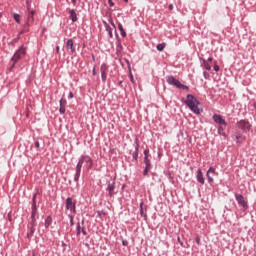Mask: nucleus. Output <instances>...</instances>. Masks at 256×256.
<instances>
[{"label": "nucleus", "instance_id": "nucleus-40", "mask_svg": "<svg viewBox=\"0 0 256 256\" xmlns=\"http://www.w3.org/2000/svg\"><path fill=\"white\" fill-rule=\"evenodd\" d=\"M177 241H178V243H180L181 247H183V241H181V237L178 236Z\"/></svg>", "mask_w": 256, "mask_h": 256}, {"label": "nucleus", "instance_id": "nucleus-18", "mask_svg": "<svg viewBox=\"0 0 256 256\" xmlns=\"http://www.w3.org/2000/svg\"><path fill=\"white\" fill-rule=\"evenodd\" d=\"M28 232H27V237L28 239H31L33 235H35V226L28 225Z\"/></svg>", "mask_w": 256, "mask_h": 256}, {"label": "nucleus", "instance_id": "nucleus-44", "mask_svg": "<svg viewBox=\"0 0 256 256\" xmlns=\"http://www.w3.org/2000/svg\"><path fill=\"white\" fill-rule=\"evenodd\" d=\"M108 33H109V36H110L111 38H113V31L109 30Z\"/></svg>", "mask_w": 256, "mask_h": 256}, {"label": "nucleus", "instance_id": "nucleus-29", "mask_svg": "<svg viewBox=\"0 0 256 256\" xmlns=\"http://www.w3.org/2000/svg\"><path fill=\"white\" fill-rule=\"evenodd\" d=\"M20 19H21V15L15 13L14 14V20L16 21V23H20Z\"/></svg>", "mask_w": 256, "mask_h": 256}, {"label": "nucleus", "instance_id": "nucleus-10", "mask_svg": "<svg viewBox=\"0 0 256 256\" xmlns=\"http://www.w3.org/2000/svg\"><path fill=\"white\" fill-rule=\"evenodd\" d=\"M32 201L31 219H37V194L33 195Z\"/></svg>", "mask_w": 256, "mask_h": 256}, {"label": "nucleus", "instance_id": "nucleus-9", "mask_svg": "<svg viewBox=\"0 0 256 256\" xmlns=\"http://www.w3.org/2000/svg\"><path fill=\"white\" fill-rule=\"evenodd\" d=\"M144 164H145V168L143 171V175L144 177H147V175H149V171L153 169V165H151V160H149V158L147 157H144Z\"/></svg>", "mask_w": 256, "mask_h": 256}, {"label": "nucleus", "instance_id": "nucleus-28", "mask_svg": "<svg viewBox=\"0 0 256 256\" xmlns=\"http://www.w3.org/2000/svg\"><path fill=\"white\" fill-rule=\"evenodd\" d=\"M101 79H102L103 83H105V81H107V72H101Z\"/></svg>", "mask_w": 256, "mask_h": 256}, {"label": "nucleus", "instance_id": "nucleus-37", "mask_svg": "<svg viewBox=\"0 0 256 256\" xmlns=\"http://www.w3.org/2000/svg\"><path fill=\"white\" fill-rule=\"evenodd\" d=\"M235 139H236V143H241V141H239V139H241V135H236Z\"/></svg>", "mask_w": 256, "mask_h": 256}, {"label": "nucleus", "instance_id": "nucleus-50", "mask_svg": "<svg viewBox=\"0 0 256 256\" xmlns=\"http://www.w3.org/2000/svg\"><path fill=\"white\" fill-rule=\"evenodd\" d=\"M14 41H15V42L19 41V36H18L16 39H14Z\"/></svg>", "mask_w": 256, "mask_h": 256}, {"label": "nucleus", "instance_id": "nucleus-32", "mask_svg": "<svg viewBox=\"0 0 256 256\" xmlns=\"http://www.w3.org/2000/svg\"><path fill=\"white\" fill-rule=\"evenodd\" d=\"M25 31H29V22H27L25 25H24V31L20 32V35L25 33Z\"/></svg>", "mask_w": 256, "mask_h": 256}, {"label": "nucleus", "instance_id": "nucleus-7", "mask_svg": "<svg viewBox=\"0 0 256 256\" xmlns=\"http://www.w3.org/2000/svg\"><path fill=\"white\" fill-rule=\"evenodd\" d=\"M238 128L243 131V133H247L251 129V124L247 120H240L238 122Z\"/></svg>", "mask_w": 256, "mask_h": 256}, {"label": "nucleus", "instance_id": "nucleus-47", "mask_svg": "<svg viewBox=\"0 0 256 256\" xmlns=\"http://www.w3.org/2000/svg\"><path fill=\"white\" fill-rule=\"evenodd\" d=\"M169 9L172 10L173 9V4L169 5Z\"/></svg>", "mask_w": 256, "mask_h": 256}, {"label": "nucleus", "instance_id": "nucleus-27", "mask_svg": "<svg viewBox=\"0 0 256 256\" xmlns=\"http://www.w3.org/2000/svg\"><path fill=\"white\" fill-rule=\"evenodd\" d=\"M28 225H30L32 227H36V225H37V218H31V221L29 222Z\"/></svg>", "mask_w": 256, "mask_h": 256}, {"label": "nucleus", "instance_id": "nucleus-2", "mask_svg": "<svg viewBox=\"0 0 256 256\" xmlns=\"http://www.w3.org/2000/svg\"><path fill=\"white\" fill-rule=\"evenodd\" d=\"M182 103H185L186 106L192 111V113H195V115H201L203 113L202 108L199 107L201 105V102L195 98L192 94H188L186 96V100H182Z\"/></svg>", "mask_w": 256, "mask_h": 256}, {"label": "nucleus", "instance_id": "nucleus-26", "mask_svg": "<svg viewBox=\"0 0 256 256\" xmlns=\"http://www.w3.org/2000/svg\"><path fill=\"white\" fill-rule=\"evenodd\" d=\"M157 51H164L165 49V43L158 44L156 46Z\"/></svg>", "mask_w": 256, "mask_h": 256}, {"label": "nucleus", "instance_id": "nucleus-33", "mask_svg": "<svg viewBox=\"0 0 256 256\" xmlns=\"http://www.w3.org/2000/svg\"><path fill=\"white\" fill-rule=\"evenodd\" d=\"M59 113H60L61 115H65V106H60V108H59Z\"/></svg>", "mask_w": 256, "mask_h": 256}, {"label": "nucleus", "instance_id": "nucleus-43", "mask_svg": "<svg viewBox=\"0 0 256 256\" xmlns=\"http://www.w3.org/2000/svg\"><path fill=\"white\" fill-rule=\"evenodd\" d=\"M214 71H216V72L219 71V65L214 66Z\"/></svg>", "mask_w": 256, "mask_h": 256}, {"label": "nucleus", "instance_id": "nucleus-35", "mask_svg": "<svg viewBox=\"0 0 256 256\" xmlns=\"http://www.w3.org/2000/svg\"><path fill=\"white\" fill-rule=\"evenodd\" d=\"M195 242L197 243V245H201V238H199V236L196 237Z\"/></svg>", "mask_w": 256, "mask_h": 256}, {"label": "nucleus", "instance_id": "nucleus-49", "mask_svg": "<svg viewBox=\"0 0 256 256\" xmlns=\"http://www.w3.org/2000/svg\"><path fill=\"white\" fill-rule=\"evenodd\" d=\"M208 61H209V62L213 61V58H212V57H209V58H208Z\"/></svg>", "mask_w": 256, "mask_h": 256}, {"label": "nucleus", "instance_id": "nucleus-5", "mask_svg": "<svg viewBox=\"0 0 256 256\" xmlns=\"http://www.w3.org/2000/svg\"><path fill=\"white\" fill-rule=\"evenodd\" d=\"M238 205H240V207H242L243 211H247V209H249V203L247 202V200H245V197L242 194H235L234 195Z\"/></svg>", "mask_w": 256, "mask_h": 256}, {"label": "nucleus", "instance_id": "nucleus-38", "mask_svg": "<svg viewBox=\"0 0 256 256\" xmlns=\"http://www.w3.org/2000/svg\"><path fill=\"white\" fill-rule=\"evenodd\" d=\"M108 4L110 5V7H114L115 3L113 2V0H108Z\"/></svg>", "mask_w": 256, "mask_h": 256}, {"label": "nucleus", "instance_id": "nucleus-3", "mask_svg": "<svg viewBox=\"0 0 256 256\" xmlns=\"http://www.w3.org/2000/svg\"><path fill=\"white\" fill-rule=\"evenodd\" d=\"M166 81L168 85H173L177 89H183L184 91H189V86L185 84H181V82L173 76H166Z\"/></svg>", "mask_w": 256, "mask_h": 256}, {"label": "nucleus", "instance_id": "nucleus-16", "mask_svg": "<svg viewBox=\"0 0 256 256\" xmlns=\"http://www.w3.org/2000/svg\"><path fill=\"white\" fill-rule=\"evenodd\" d=\"M209 173H212V175H215V173H216V172H215V168L210 167V168L208 169V171H207V174H206L208 183H213V177H211V176L209 175Z\"/></svg>", "mask_w": 256, "mask_h": 256}, {"label": "nucleus", "instance_id": "nucleus-41", "mask_svg": "<svg viewBox=\"0 0 256 256\" xmlns=\"http://www.w3.org/2000/svg\"><path fill=\"white\" fill-rule=\"evenodd\" d=\"M122 245H123L124 247H127V245H129V242H127V240H123V241H122Z\"/></svg>", "mask_w": 256, "mask_h": 256}, {"label": "nucleus", "instance_id": "nucleus-11", "mask_svg": "<svg viewBox=\"0 0 256 256\" xmlns=\"http://www.w3.org/2000/svg\"><path fill=\"white\" fill-rule=\"evenodd\" d=\"M213 120L217 123V125H224L225 127H227V121H225V119H223V116H221L219 114H214Z\"/></svg>", "mask_w": 256, "mask_h": 256}, {"label": "nucleus", "instance_id": "nucleus-53", "mask_svg": "<svg viewBox=\"0 0 256 256\" xmlns=\"http://www.w3.org/2000/svg\"><path fill=\"white\" fill-rule=\"evenodd\" d=\"M131 79L133 80V76H131Z\"/></svg>", "mask_w": 256, "mask_h": 256}, {"label": "nucleus", "instance_id": "nucleus-21", "mask_svg": "<svg viewBox=\"0 0 256 256\" xmlns=\"http://www.w3.org/2000/svg\"><path fill=\"white\" fill-rule=\"evenodd\" d=\"M132 158L137 161V159L139 158V144H136L135 146V151L132 154Z\"/></svg>", "mask_w": 256, "mask_h": 256}, {"label": "nucleus", "instance_id": "nucleus-12", "mask_svg": "<svg viewBox=\"0 0 256 256\" xmlns=\"http://www.w3.org/2000/svg\"><path fill=\"white\" fill-rule=\"evenodd\" d=\"M196 179L200 185H205V178L203 177V171H201V169L197 170Z\"/></svg>", "mask_w": 256, "mask_h": 256}, {"label": "nucleus", "instance_id": "nucleus-45", "mask_svg": "<svg viewBox=\"0 0 256 256\" xmlns=\"http://www.w3.org/2000/svg\"><path fill=\"white\" fill-rule=\"evenodd\" d=\"M92 75H97V71L95 70V68H93V70H92Z\"/></svg>", "mask_w": 256, "mask_h": 256}, {"label": "nucleus", "instance_id": "nucleus-4", "mask_svg": "<svg viewBox=\"0 0 256 256\" xmlns=\"http://www.w3.org/2000/svg\"><path fill=\"white\" fill-rule=\"evenodd\" d=\"M25 55V48L23 46H21L19 48V50H17L14 55L12 56L11 58V61L13 62L12 63V66H11V69H13V67H15V63H17V61H19V59H21L22 57H24Z\"/></svg>", "mask_w": 256, "mask_h": 256}, {"label": "nucleus", "instance_id": "nucleus-34", "mask_svg": "<svg viewBox=\"0 0 256 256\" xmlns=\"http://www.w3.org/2000/svg\"><path fill=\"white\" fill-rule=\"evenodd\" d=\"M144 157H146V159H149V149L144 150Z\"/></svg>", "mask_w": 256, "mask_h": 256}, {"label": "nucleus", "instance_id": "nucleus-23", "mask_svg": "<svg viewBox=\"0 0 256 256\" xmlns=\"http://www.w3.org/2000/svg\"><path fill=\"white\" fill-rule=\"evenodd\" d=\"M218 135H222L224 139H227V134L225 133V129L223 128V126L218 127Z\"/></svg>", "mask_w": 256, "mask_h": 256}, {"label": "nucleus", "instance_id": "nucleus-22", "mask_svg": "<svg viewBox=\"0 0 256 256\" xmlns=\"http://www.w3.org/2000/svg\"><path fill=\"white\" fill-rule=\"evenodd\" d=\"M200 61H202L206 71H211V64L209 62H207V60L200 58Z\"/></svg>", "mask_w": 256, "mask_h": 256}, {"label": "nucleus", "instance_id": "nucleus-6", "mask_svg": "<svg viewBox=\"0 0 256 256\" xmlns=\"http://www.w3.org/2000/svg\"><path fill=\"white\" fill-rule=\"evenodd\" d=\"M66 209L71 213H77V200H73V198L68 197L66 199Z\"/></svg>", "mask_w": 256, "mask_h": 256}, {"label": "nucleus", "instance_id": "nucleus-24", "mask_svg": "<svg viewBox=\"0 0 256 256\" xmlns=\"http://www.w3.org/2000/svg\"><path fill=\"white\" fill-rule=\"evenodd\" d=\"M109 69V67L107 66V64L103 63L100 67V71L101 73H107V70Z\"/></svg>", "mask_w": 256, "mask_h": 256}, {"label": "nucleus", "instance_id": "nucleus-52", "mask_svg": "<svg viewBox=\"0 0 256 256\" xmlns=\"http://www.w3.org/2000/svg\"><path fill=\"white\" fill-rule=\"evenodd\" d=\"M111 25H112L113 27H115V23L111 22Z\"/></svg>", "mask_w": 256, "mask_h": 256}, {"label": "nucleus", "instance_id": "nucleus-15", "mask_svg": "<svg viewBox=\"0 0 256 256\" xmlns=\"http://www.w3.org/2000/svg\"><path fill=\"white\" fill-rule=\"evenodd\" d=\"M69 16H70L72 23H77L78 18H77V12L75 11V9L69 10Z\"/></svg>", "mask_w": 256, "mask_h": 256}, {"label": "nucleus", "instance_id": "nucleus-14", "mask_svg": "<svg viewBox=\"0 0 256 256\" xmlns=\"http://www.w3.org/2000/svg\"><path fill=\"white\" fill-rule=\"evenodd\" d=\"M144 205L145 204L143 202L140 203V215L145 219V221H147V207H144Z\"/></svg>", "mask_w": 256, "mask_h": 256}, {"label": "nucleus", "instance_id": "nucleus-17", "mask_svg": "<svg viewBox=\"0 0 256 256\" xmlns=\"http://www.w3.org/2000/svg\"><path fill=\"white\" fill-rule=\"evenodd\" d=\"M52 224H53V218L51 216H47L44 223L45 229H49V227H51Z\"/></svg>", "mask_w": 256, "mask_h": 256}, {"label": "nucleus", "instance_id": "nucleus-48", "mask_svg": "<svg viewBox=\"0 0 256 256\" xmlns=\"http://www.w3.org/2000/svg\"><path fill=\"white\" fill-rule=\"evenodd\" d=\"M56 53H59V46L56 47Z\"/></svg>", "mask_w": 256, "mask_h": 256}, {"label": "nucleus", "instance_id": "nucleus-42", "mask_svg": "<svg viewBox=\"0 0 256 256\" xmlns=\"http://www.w3.org/2000/svg\"><path fill=\"white\" fill-rule=\"evenodd\" d=\"M73 97H74L73 92H70L68 95V99H73Z\"/></svg>", "mask_w": 256, "mask_h": 256}, {"label": "nucleus", "instance_id": "nucleus-19", "mask_svg": "<svg viewBox=\"0 0 256 256\" xmlns=\"http://www.w3.org/2000/svg\"><path fill=\"white\" fill-rule=\"evenodd\" d=\"M67 49H70L71 53H75V48L73 47V39H68L66 42Z\"/></svg>", "mask_w": 256, "mask_h": 256}, {"label": "nucleus", "instance_id": "nucleus-36", "mask_svg": "<svg viewBox=\"0 0 256 256\" xmlns=\"http://www.w3.org/2000/svg\"><path fill=\"white\" fill-rule=\"evenodd\" d=\"M203 77L204 79H209V73H207L206 71L203 72Z\"/></svg>", "mask_w": 256, "mask_h": 256}, {"label": "nucleus", "instance_id": "nucleus-54", "mask_svg": "<svg viewBox=\"0 0 256 256\" xmlns=\"http://www.w3.org/2000/svg\"><path fill=\"white\" fill-rule=\"evenodd\" d=\"M32 256H35V254H33Z\"/></svg>", "mask_w": 256, "mask_h": 256}, {"label": "nucleus", "instance_id": "nucleus-1", "mask_svg": "<svg viewBox=\"0 0 256 256\" xmlns=\"http://www.w3.org/2000/svg\"><path fill=\"white\" fill-rule=\"evenodd\" d=\"M83 165H86L87 169H91V167H93V159L88 155H82L79 158L76 165V172L74 174L75 183H79V177H81V169H83Z\"/></svg>", "mask_w": 256, "mask_h": 256}, {"label": "nucleus", "instance_id": "nucleus-25", "mask_svg": "<svg viewBox=\"0 0 256 256\" xmlns=\"http://www.w3.org/2000/svg\"><path fill=\"white\" fill-rule=\"evenodd\" d=\"M35 15V11H31L28 14V23H33V16Z\"/></svg>", "mask_w": 256, "mask_h": 256}, {"label": "nucleus", "instance_id": "nucleus-46", "mask_svg": "<svg viewBox=\"0 0 256 256\" xmlns=\"http://www.w3.org/2000/svg\"><path fill=\"white\" fill-rule=\"evenodd\" d=\"M72 1V4L74 5V7H75V5H77V0H71Z\"/></svg>", "mask_w": 256, "mask_h": 256}, {"label": "nucleus", "instance_id": "nucleus-13", "mask_svg": "<svg viewBox=\"0 0 256 256\" xmlns=\"http://www.w3.org/2000/svg\"><path fill=\"white\" fill-rule=\"evenodd\" d=\"M106 191H108L109 197H113V195H115V182L114 183L108 182Z\"/></svg>", "mask_w": 256, "mask_h": 256}, {"label": "nucleus", "instance_id": "nucleus-20", "mask_svg": "<svg viewBox=\"0 0 256 256\" xmlns=\"http://www.w3.org/2000/svg\"><path fill=\"white\" fill-rule=\"evenodd\" d=\"M118 31H120V34L123 38L127 37V32H125V29H123L122 23H118Z\"/></svg>", "mask_w": 256, "mask_h": 256}, {"label": "nucleus", "instance_id": "nucleus-31", "mask_svg": "<svg viewBox=\"0 0 256 256\" xmlns=\"http://www.w3.org/2000/svg\"><path fill=\"white\" fill-rule=\"evenodd\" d=\"M68 218L70 219V225H71V227H73V225H75V222L73 221V219H74L73 215L69 214V215H68Z\"/></svg>", "mask_w": 256, "mask_h": 256}, {"label": "nucleus", "instance_id": "nucleus-8", "mask_svg": "<svg viewBox=\"0 0 256 256\" xmlns=\"http://www.w3.org/2000/svg\"><path fill=\"white\" fill-rule=\"evenodd\" d=\"M81 225H82V226H81ZM84 225H85V219H82L81 222H78V223H77V226H76V235H77V236L81 235V233H82L83 235H87V231H85Z\"/></svg>", "mask_w": 256, "mask_h": 256}, {"label": "nucleus", "instance_id": "nucleus-30", "mask_svg": "<svg viewBox=\"0 0 256 256\" xmlns=\"http://www.w3.org/2000/svg\"><path fill=\"white\" fill-rule=\"evenodd\" d=\"M59 103H60V106L65 107V106L67 105V100H65V98H62V99L59 101Z\"/></svg>", "mask_w": 256, "mask_h": 256}, {"label": "nucleus", "instance_id": "nucleus-51", "mask_svg": "<svg viewBox=\"0 0 256 256\" xmlns=\"http://www.w3.org/2000/svg\"><path fill=\"white\" fill-rule=\"evenodd\" d=\"M124 1V3H129V0H123Z\"/></svg>", "mask_w": 256, "mask_h": 256}, {"label": "nucleus", "instance_id": "nucleus-39", "mask_svg": "<svg viewBox=\"0 0 256 256\" xmlns=\"http://www.w3.org/2000/svg\"><path fill=\"white\" fill-rule=\"evenodd\" d=\"M35 147H36V149H39L41 147V144L39 143V141L35 142Z\"/></svg>", "mask_w": 256, "mask_h": 256}]
</instances>
